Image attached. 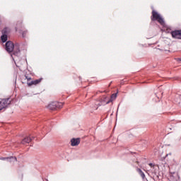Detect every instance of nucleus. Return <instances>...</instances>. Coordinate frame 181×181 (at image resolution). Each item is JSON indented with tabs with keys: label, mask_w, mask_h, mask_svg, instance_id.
Returning <instances> with one entry per match:
<instances>
[{
	"label": "nucleus",
	"mask_w": 181,
	"mask_h": 181,
	"mask_svg": "<svg viewBox=\"0 0 181 181\" xmlns=\"http://www.w3.org/2000/svg\"><path fill=\"white\" fill-rule=\"evenodd\" d=\"M5 49L8 53H12L11 57L13 60H15L16 57H19L21 56V49H19V45H13L12 41H8L6 42Z\"/></svg>",
	"instance_id": "obj_1"
},
{
	"label": "nucleus",
	"mask_w": 181,
	"mask_h": 181,
	"mask_svg": "<svg viewBox=\"0 0 181 181\" xmlns=\"http://www.w3.org/2000/svg\"><path fill=\"white\" fill-rule=\"evenodd\" d=\"M63 103L62 102H52L47 105L48 110H60V108H63Z\"/></svg>",
	"instance_id": "obj_2"
},
{
	"label": "nucleus",
	"mask_w": 181,
	"mask_h": 181,
	"mask_svg": "<svg viewBox=\"0 0 181 181\" xmlns=\"http://www.w3.org/2000/svg\"><path fill=\"white\" fill-rule=\"evenodd\" d=\"M152 21H158V23H160V25H163L165 23V21H163V18L158 13V12L155 11L153 10L152 11Z\"/></svg>",
	"instance_id": "obj_3"
},
{
	"label": "nucleus",
	"mask_w": 181,
	"mask_h": 181,
	"mask_svg": "<svg viewBox=\"0 0 181 181\" xmlns=\"http://www.w3.org/2000/svg\"><path fill=\"white\" fill-rule=\"evenodd\" d=\"M11 104V100L9 98L7 99H3L2 100L0 101V111L1 110H4V108H6L8 105Z\"/></svg>",
	"instance_id": "obj_4"
},
{
	"label": "nucleus",
	"mask_w": 181,
	"mask_h": 181,
	"mask_svg": "<svg viewBox=\"0 0 181 181\" xmlns=\"http://www.w3.org/2000/svg\"><path fill=\"white\" fill-rule=\"evenodd\" d=\"M170 35L173 39L181 40V30H175L170 32Z\"/></svg>",
	"instance_id": "obj_5"
},
{
	"label": "nucleus",
	"mask_w": 181,
	"mask_h": 181,
	"mask_svg": "<svg viewBox=\"0 0 181 181\" xmlns=\"http://www.w3.org/2000/svg\"><path fill=\"white\" fill-rule=\"evenodd\" d=\"M0 160H7L8 162H16L18 158L16 157L10 156V157H1Z\"/></svg>",
	"instance_id": "obj_6"
},
{
	"label": "nucleus",
	"mask_w": 181,
	"mask_h": 181,
	"mask_svg": "<svg viewBox=\"0 0 181 181\" xmlns=\"http://www.w3.org/2000/svg\"><path fill=\"white\" fill-rule=\"evenodd\" d=\"M32 139H33V137L26 136L22 140L21 144L23 145H25V144H30V142H32Z\"/></svg>",
	"instance_id": "obj_7"
},
{
	"label": "nucleus",
	"mask_w": 181,
	"mask_h": 181,
	"mask_svg": "<svg viewBox=\"0 0 181 181\" xmlns=\"http://www.w3.org/2000/svg\"><path fill=\"white\" fill-rule=\"evenodd\" d=\"M79 144H80V139H78V138H77V139L73 138L71 140V146H77Z\"/></svg>",
	"instance_id": "obj_8"
},
{
	"label": "nucleus",
	"mask_w": 181,
	"mask_h": 181,
	"mask_svg": "<svg viewBox=\"0 0 181 181\" xmlns=\"http://www.w3.org/2000/svg\"><path fill=\"white\" fill-rule=\"evenodd\" d=\"M11 33V28L9 27H5L2 30H1V35H9Z\"/></svg>",
	"instance_id": "obj_9"
},
{
	"label": "nucleus",
	"mask_w": 181,
	"mask_h": 181,
	"mask_svg": "<svg viewBox=\"0 0 181 181\" xmlns=\"http://www.w3.org/2000/svg\"><path fill=\"white\" fill-rule=\"evenodd\" d=\"M40 81H42V78L32 81L31 82L28 83V85L29 86H33V84H34L35 86H36V84H39V83H40Z\"/></svg>",
	"instance_id": "obj_10"
},
{
	"label": "nucleus",
	"mask_w": 181,
	"mask_h": 181,
	"mask_svg": "<svg viewBox=\"0 0 181 181\" xmlns=\"http://www.w3.org/2000/svg\"><path fill=\"white\" fill-rule=\"evenodd\" d=\"M139 175L142 177V179H145V173H144V171L141 168H137L136 169Z\"/></svg>",
	"instance_id": "obj_11"
},
{
	"label": "nucleus",
	"mask_w": 181,
	"mask_h": 181,
	"mask_svg": "<svg viewBox=\"0 0 181 181\" xmlns=\"http://www.w3.org/2000/svg\"><path fill=\"white\" fill-rule=\"evenodd\" d=\"M1 39L2 43H5L8 40V35L2 34L1 36Z\"/></svg>",
	"instance_id": "obj_12"
},
{
	"label": "nucleus",
	"mask_w": 181,
	"mask_h": 181,
	"mask_svg": "<svg viewBox=\"0 0 181 181\" xmlns=\"http://www.w3.org/2000/svg\"><path fill=\"white\" fill-rule=\"evenodd\" d=\"M20 33H22L23 37H26V33H28V31L20 30Z\"/></svg>",
	"instance_id": "obj_13"
},
{
	"label": "nucleus",
	"mask_w": 181,
	"mask_h": 181,
	"mask_svg": "<svg viewBox=\"0 0 181 181\" xmlns=\"http://www.w3.org/2000/svg\"><path fill=\"white\" fill-rule=\"evenodd\" d=\"M111 98H114V99L117 98V93L112 94L111 96Z\"/></svg>",
	"instance_id": "obj_14"
},
{
	"label": "nucleus",
	"mask_w": 181,
	"mask_h": 181,
	"mask_svg": "<svg viewBox=\"0 0 181 181\" xmlns=\"http://www.w3.org/2000/svg\"><path fill=\"white\" fill-rule=\"evenodd\" d=\"M25 78H26V80H28V81L32 80V78L26 76H25Z\"/></svg>",
	"instance_id": "obj_15"
},
{
	"label": "nucleus",
	"mask_w": 181,
	"mask_h": 181,
	"mask_svg": "<svg viewBox=\"0 0 181 181\" xmlns=\"http://www.w3.org/2000/svg\"><path fill=\"white\" fill-rule=\"evenodd\" d=\"M169 155L170 156V155H172V153H168V154H166V156H165V158H165V159H166V158H168Z\"/></svg>",
	"instance_id": "obj_16"
},
{
	"label": "nucleus",
	"mask_w": 181,
	"mask_h": 181,
	"mask_svg": "<svg viewBox=\"0 0 181 181\" xmlns=\"http://www.w3.org/2000/svg\"><path fill=\"white\" fill-rule=\"evenodd\" d=\"M16 32H18V27L16 28Z\"/></svg>",
	"instance_id": "obj_17"
},
{
	"label": "nucleus",
	"mask_w": 181,
	"mask_h": 181,
	"mask_svg": "<svg viewBox=\"0 0 181 181\" xmlns=\"http://www.w3.org/2000/svg\"><path fill=\"white\" fill-rule=\"evenodd\" d=\"M44 181H49L47 179L44 180Z\"/></svg>",
	"instance_id": "obj_18"
},
{
	"label": "nucleus",
	"mask_w": 181,
	"mask_h": 181,
	"mask_svg": "<svg viewBox=\"0 0 181 181\" xmlns=\"http://www.w3.org/2000/svg\"><path fill=\"white\" fill-rule=\"evenodd\" d=\"M107 104H110V101L107 102Z\"/></svg>",
	"instance_id": "obj_19"
},
{
	"label": "nucleus",
	"mask_w": 181,
	"mask_h": 181,
	"mask_svg": "<svg viewBox=\"0 0 181 181\" xmlns=\"http://www.w3.org/2000/svg\"><path fill=\"white\" fill-rule=\"evenodd\" d=\"M149 165H150V166H152V163H150Z\"/></svg>",
	"instance_id": "obj_20"
}]
</instances>
